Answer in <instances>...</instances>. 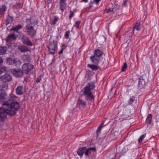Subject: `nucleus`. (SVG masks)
I'll return each mask as SVG.
<instances>
[{"instance_id": "c9c22d12", "label": "nucleus", "mask_w": 159, "mask_h": 159, "mask_svg": "<svg viewBox=\"0 0 159 159\" xmlns=\"http://www.w3.org/2000/svg\"><path fill=\"white\" fill-rule=\"evenodd\" d=\"M16 94L19 95H22L23 93V90H16Z\"/></svg>"}, {"instance_id": "f03ea898", "label": "nucleus", "mask_w": 159, "mask_h": 159, "mask_svg": "<svg viewBox=\"0 0 159 159\" xmlns=\"http://www.w3.org/2000/svg\"><path fill=\"white\" fill-rule=\"evenodd\" d=\"M25 22L27 23L25 26L27 32L29 36L31 37H34L36 34V30L34 29V27L32 25H35L38 23V21L33 17H30L26 18Z\"/></svg>"}, {"instance_id": "c756f323", "label": "nucleus", "mask_w": 159, "mask_h": 159, "mask_svg": "<svg viewBox=\"0 0 159 159\" xmlns=\"http://www.w3.org/2000/svg\"><path fill=\"white\" fill-rule=\"evenodd\" d=\"M16 98L17 97L15 95L12 94H10L9 100L11 101L15 100L16 99Z\"/></svg>"}, {"instance_id": "aec40b11", "label": "nucleus", "mask_w": 159, "mask_h": 159, "mask_svg": "<svg viewBox=\"0 0 159 159\" xmlns=\"http://www.w3.org/2000/svg\"><path fill=\"white\" fill-rule=\"evenodd\" d=\"M15 59H13L10 57L7 59L6 60V63L8 65L14 64L15 63Z\"/></svg>"}, {"instance_id": "a18cd8bd", "label": "nucleus", "mask_w": 159, "mask_h": 159, "mask_svg": "<svg viewBox=\"0 0 159 159\" xmlns=\"http://www.w3.org/2000/svg\"><path fill=\"white\" fill-rule=\"evenodd\" d=\"M100 1L101 0H93V2H95L97 4H98Z\"/></svg>"}, {"instance_id": "a19ab883", "label": "nucleus", "mask_w": 159, "mask_h": 159, "mask_svg": "<svg viewBox=\"0 0 159 159\" xmlns=\"http://www.w3.org/2000/svg\"><path fill=\"white\" fill-rule=\"evenodd\" d=\"M5 98L4 95L2 94H1L0 95V99H4Z\"/></svg>"}, {"instance_id": "2f4dec72", "label": "nucleus", "mask_w": 159, "mask_h": 159, "mask_svg": "<svg viewBox=\"0 0 159 159\" xmlns=\"http://www.w3.org/2000/svg\"><path fill=\"white\" fill-rule=\"evenodd\" d=\"M103 123H102L100 126H99L97 130L96 133L98 135L100 133V132L101 130V128L102 127H103Z\"/></svg>"}, {"instance_id": "79ce46f5", "label": "nucleus", "mask_w": 159, "mask_h": 159, "mask_svg": "<svg viewBox=\"0 0 159 159\" xmlns=\"http://www.w3.org/2000/svg\"><path fill=\"white\" fill-rule=\"evenodd\" d=\"M80 21H76L75 22V25L77 27H78L79 26V25L80 24Z\"/></svg>"}, {"instance_id": "8fccbe9b", "label": "nucleus", "mask_w": 159, "mask_h": 159, "mask_svg": "<svg viewBox=\"0 0 159 159\" xmlns=\"http://www.w3.org/2000/svg\"><path fill=\"white\" fill-rule=\"evenodd\" d=\"M73 12L70 11V18L73 17Z\"/></svg>"}, {"instance_id": "c03bdc74", "label": "nucleus", "mask_w": 159, "mask_h": 159, "mask_svg": "<svg viewBox=\"0 0 159 159\" xmlns=\"http://www.w3.org/2000/svg\"><path fill=\"white\" fill-rule=\"evenodd\" d=\"M2 71H3V72L6 70V67L5 66H2L1 68H0Z\"/></svg>"}, {"instance_id": "7c9ffc66", "label": "nucleus", "mask_w": 159, "mask_h": 159, "mask_svg": "<svg viewBox=\"0 0 159 159\" xmlns=\"http://www.w3.org/2000/svg\"><path fill=\"white\" fill-rule=\"evenodd\" d=\"M15 62L14 64L17 66H19L21 65V62L19 60L15 59Z\"/></svg>"}, {"instance_id": "72a5a7b5", "label": "nucleus", "mask_w": 159, "mask_h": 159, "mask_svg": "<svg viewBox=\"0 0 159 159\" xmlns=\"http://www.w3.org/2000/svg\"><path fill=\"white\" fill-rule=\"evenodd\" d=\"M127 67V64L126 62H125L122 67L121 69V71H124L125 70Z\"/></svg>"}, {"instance_id": "b1692460", "label": "nucleus", "mask_w": 159, "mask_h": 159, "mask_svg": "<svg viewBox=\"0 0 159 159\" xmlns=\"http://www.w3.org/2000/svg\"><path fill=\"white\" fill-rule=\"evenodd\" d=\"M22 28V26L20 24H19L16 25L15 27H13L11 29V30L17 31L18 30L21 29Z\"/></svg>"}, {"instance_id": "5fc2aeb1", "label": "nucleus", "mask_w": 159, "mask_h": 159, "mask_svg": "<svg viewBox=\"0 0 159 159\" xmlns=\"http://www.w3.org/2000/svg\"><path fill=\"white\" fill-rule=\"evenodd\" d=\"M2 72L3 71H2L1 69L0 68V74H1Z\"/></svg>"}, {"instance_id": "ea45409f", "label": "nucleus", "mask_w": 159, "mask_h": 159, "mask_svg": "<svg viewBox=\"0 0 159 159\" xmlns=\"http://www.w3.org/2000/svg\"><path fill=\"white\" fill-rule=\"evenodd\" d=\"M128 0H124L122 4L123 7H125L126 6V4L127 3Z\"/></svg>"}, {"instance_id": "39448f33", "label": "nucleus", "mask_w": 159, "mask_h": 159, "mask_svg": "<svg viewBox=\"0 0 159 159\" xmlns=\"http://www.w3.org/2000/svg\"><path fill=\"white\" fill-rule=\"evenodd\" d=\"M148 82V79L145 75H143L139 79L138 87L139 89H143L145 88Z\"/></svg>"}, {"instance_id": "bb28decb", "label": "nucleus", "mask_w": 159, "mask_h": 159, "mask_svg": "<svg viewBox=\"0 0 159 159\" xmlns=\"http://www.w3.org/2000/svg\"><path fill=\"white\" fill-rule=\"evenodd\" d=\"M152 118V116L151 114H149L146 119V122L148 123H151V121Z\"/></svg>"}, {"instance_id": "58836bf2", "label": "nucleus", "mask_w": 159, "mask_h": 159, "mask_svg": "<svg viewBox=\"0 0 159 159\" xmlns=\"http://www.w3.org/2000/svg\"><path fill=\"white\" fill-rule=\"evenodd\" d=\"M134 98H130L129 101V104L131 105L132 104V103L134 101Z\"/></svg>"}, {"instance_id": "603ef678", "label": "nucleus", "mask_w": 159, "mask_h": 159, "mask_svg": "<svg viewBox=\"0 0 159 159\" xmlns=\"http://www.w3.org/2000/svg\"><path fill=\"white\" fill-rule=\"evenodd\" d=\"M3 62V60L1 57H0V64Z\"/></svg>"}, {"instance_id": "cd10ccee", "label": "nucleus", "mask_w": 159, "mask_h": 159, "mask_svg": "<svg viewBox=\"0 0 159 159\" xmlns=\"http://www.w3.org/2000/svg\"><path fill=\"white\" fill-rule=\"evenodd\" d=\"M114 4V7L113 8L115 11H116L119 9L120 7L119 5L116 1H115Z\"/></svg>"}, {"instance_id": "5701e85b", "label": "nucleus", "mask_w": 159, "mask_h": 159, "mask_svg": "<svg viewBox=\"0 0 159 159\" xmlns=\"http://www.w3.org/2000/svg\"><path fill=\"white\" fill-rule=\"evenodd\" d=\"M7 48L5 47H0V55L4 54L7 51Z\"/></svg>"}, {"instance_id": "e433bc0d", "label": "nucleus", "mask_w": 159, "mask_h": 159, "mask_svg": "<svg viewBox=\"0 0 159 159\" xmlns=\"http://www.w3.org/2000/svg\"><path fill=\"white\" fill-rule=\"evenodd\" d=\"M145 135H143L141 136L140 138H139V143H140L144 139V138H145Z\"/></svg>"}, {"instance_id": "9d476101", "label": "nucleus", "mask_w": 159, "mask_h": 159, "mask_svg": "<svg viewBox=\"0 0 159 159\" xmlns=\"http://www.w3.org/2000/svg\"><path fill=\"white\" fill-rule=\"evenodd\" d=\"M95 88V83L93 82L88 83L83 89H93Z\"/></svg>"}, {"instance_id": "0eeeda50", "label": "nucleus", "mask_w": 159, "mask_h": 159, "mask_svg": "<svg viewBox=\"0 0 159 159\" xmlns=\"http://www.w3.org/2000/svg\"><path fill=\"white\" fill-rule=\"evenodd\" d=\"M11 71L14 76L17 77H21L23 75V72L20 69H13Z\"/></svg>"}, {"instance_id": "7ed1b4c3", "label": "nucleus", "mask_w": 159, "mask_h": 159, "mask_svg": "<svg viewBox=\"0 0 159 159\" xmlns=\"http://www.w3.org/2000/svg\"><path fill=\"white\" fill-rule=\"evenodd\" d=\"M1 79L2 82H0V89H7L8 88V84L6 82L11 80V76L9 74H5L1 77Z\"/></svg>"}, {"instance_id": "4468645a", "label": "nucleus", "mask_w": 159, "mask_h": 159, "mask_svg": "<svg viewBox=\"0 0 159 159\" xmlns=\"http://www.w3.org/2000/svg\"><path fill=\"white\" fill-rule=\"evenodd\" d=\"M66 1L65 0H60V8L62 11H63L66 7Z\"/></svg>"}, {"instance_id": "473e14b6", "label": "nucleus", "mask_w": 159, "mask_h": 159, "mask_svg": "<svg viewBox=\"0 0 159 159\" xmlns=\"http://www.w3.org/2000/svg\"><path fill=\"white\" fill-rule=\"evenodd\" d=\"M58 19V18L57 17L55 16L54 20L51 21V24L53 25L55 24Z\"/></svg>"}, {"instance_id": "a878e982", "label": "nucleus", "mask_w": 159, "mask_h": 159, "mask_svg": "<svg viewBox=\"0 0 159 159\" xmlns=\"http://www.w3.org/2000/svg\"><path fill=\"white\" fill-rule=\"evenodd\" d=\"M22 7V5L18 2L13 6V8L14 9H18L21 8Z\"/></svg>"}, {"instance_id": "2eb2a0df", "label": "nucleus", "mask_w": 159, "mask_h": 159, "mask_svg": "<svg viewBox=\"0 0 159 159\" xmlns=\"http://www.w3.org/2000/svg\"><path fill=\"white\" fill-rule=\"evenodd\" d=\"M23 60L25 63H29L31 61L30 56L28 55H24L23 57Z\"/></svg>"}, {"instance_id": "49530a36", "label": "nucleus", "mask_w": 159, "mask_h": 159, "mask_svg": "<svg viewBox=\"0 0 159 159\" xmlns=\"http://www.w3.org/2000/svg\"><path fill=\"white\" fill-rule=\"evenodd\" d=\"M41 80V77L40 76L36 80V82L37 83H38L40 82Z\"/></svg>"}, {"instance_id": "864d4df0", "label": "nucleus", "mask_w": 159, "mask_h": 159, "mask_svg": "<svg viewBox=\"0 0 159 159\" xmlns=\"http://www.w3.org/2000/svg\"><path fill=\"white\" fill-rule=\"evenodd\" d=\"M81 2L86 3L88 2V0H82Z\"/></svg>"}, {"instance_id": "37998d69", "label": "nucleus", "mask_w": 159, "mask_h": 159, "mask_svg": "<svg viewBox=\"0 0 159 159\" xmlns=\"http://www.w3.org/2000/svg\"><path fill=\"white\" fill-rule=\"evenodd\" d=\"M24 89V87L23 86H19L16 89Z\"/></svg>"}, {"instance_id": "1a4fd4ad", "label": "nucleus", "mask_w": 159, "mask_h": 159, "mask_svg": "<svg viewBox=\"0 0 159 159\" xmlns=\"http://www.w3.org/2000/svg\"><path fill=\"white\" fill-rule=\"evenodd\" d=\"M83 93L84 94L82 95L85 96L89 99L92 100L94 98V96L91 92L90 90H84Z\"/></svg>"}, {"instance_id": "ddd939ff", "label": "nucleus", "mask_w": 159, "mask_h": 159, "mask_svg": "<svg viewBox=\"0 0 159 159\" xmlns=\"http://www.w3.org/2000/svg\"><path fill=\"white\" fill-rule=\"evenodd\" d=\"M103 54L102 52L98 49H95L94 51L93 55L100 58Z\"/></svg>"}, {"instance_id": "f8f14e48", "label": "nucleus", "mask_w": 159, "mask_h": 159, "mask_svg": "<svg viewBox=\"0 0 159 159\" xmlns=\"http://www.w3.org/2000/svg\"><path fill=\"white\" fill-rule=\"evenodd\" d=\"M90 59L92 62L94 64H97L99 60V58L96 57L94 55L91 56L90 57Z\"/></svg>"}, {"instance_id": "6e6552de", "label": "nucleus", "mask_w": 159, "mask_h": 159, "mask_svg": "<svg viewBox=\"0 0 159 159\" xmlns=\"http://www.w3.org/2000/svg\"><path fill=\"white\" fill-rule=\"evenodd\" d=\"M22 43L28 46H32L33 44L28 37L25 35H23L21 38Z\"/></svg>"}, {"instance_id": "4be33fe9", "label": "nucleus", "mask_w": 159, "mask_h": 159, "mask_svg": "<svg viewBox=\"0 0 159 159\" xmlns=\"http://www.w3.org/2000/svg\"><path fill=\"white\" fill-rule=\"evenodd\" d=\"M141 26L140 23L137 22L134 25L133 28L134 30L136 29L137 31H139L141 29Z\"/></svg>"}, {"instance_id": "f3484780", "label": "nucleus", "mask_w": 159, "mask_h": 159, "mask_svg": "<svg viewBox=\"0 0 159 159\" xmlns=\"http://www.w3.org/2000/svg\"><path fill=\"white\" fill-rule=\"evenodd\" d=\"M7 8L6 6L4 5L0 6V15H2L4 14Z\"/></svg>"}, {"instance_id": "9b49d317", "label": "nucleus", "mask_w": 159, "mask_h": 159, "mask_svg": "<svg viewBox=\"0 0 159 159\" xmlns=\"http://www.w3.org/2000/svg\"><path fill=\"white\" fill-rule=\"evenodd\" d=\"M86 148L85 147H81L79 148L77 150V152L78 155L80 157H82L85 151Z\"/></svg>"}, {"instance_id": "de8ad7c7", "label": "nucleus", "mask_w": 159, "mask_h": 159, "mask_svg": "<svg viewBox=\"0 0 159 159\" xmlns=\"http://www.w3.org/2000/svg\"><path fill=\"white\" fill-rule=\"evenodd\" d=\"M52 0H47L46 1V3L47 4H49L51 3Z\"/></svg>"}, {"instance_id": "dca6fc26", "label": "nucleus", "mask_w": 159, "mask_h": 159, "mask_svg": "<svg viewBox=\"0 0 159 159\" xmlns=\"http://www.w3.org/2000/svg\"><path fill=\"white\" fill-rule=\"evenodd\" d=\"M95 150V148H86L85 151V154L86 156H88L89 154L91 153L92 151H94Z\"/></svg>"}, {"instance_id": "4c0bfd02", "label": "nucleus", "mask_w": 159, "mask_h": 159, "mask_svg": "<svg viewBox=\"0 0 159 159\" xmlns=\"http://www.w3.org/2000/svg\"><path fill=\"white\" fill-rule=\"evenodd\" d=\"M69 33H70V32H69V31H68L66 33L65 35V37L66 39H67L69 38Z\"/></svg>"}, {"instance_id": "c85d7f7f", "label": "nucleus", "mask_w": 159, "mask_h": 159, "mask_svg": "<svg viewBox=\"0 0 159 159\" xmlns=\"http://www.w3.org/2000/svg\"><path fill=\"white\" fill-rule=\"evenodd\" d=\"M77 103L80 106H84L85 105L86 102L83 100L79 99L77 102Z\"/></svg>"}, {"instance_id": "20e7f679", "label": "nucleus", "mask_w": 159, "mask_h": 159, "mask_svg": "<svg viewBox=\"0 0 159 159\" xmlns=\"http://www.w3.org/2000/svg\"><path fill=\"white\" fill-rule=\"evenodd\" d=\"M48 51L51 54L55 53L56 49L57 48V41L54 40L50 39L49 41V45L48 46Z\"/></svg>"}, {"instance_id": "f704fd0d", "label": "nucleus", "mask_w": 159, "mask_h": 159, "mask_svg": "<svg viewBox=\"0 0 159 159\" xmlns=\"http://www.w3.org/2000/svg\"><path fill=\"white\" fill-rule=\"evenodd\" d=\"M105 11V12L107 13H109L111 11H112L114 12L115 11L113 9V8L106 9Z\"/></svg>"}, {"instance_id": "6ab92c4d", "label": "nucleus", "mask_w": 159, "mask_h": 159, "mask_svg": "<svg viewBox=\"0 0 159 159\" xmlns=\"http://www.w3.org/2000/svg\"><path fill=\"white\" fill-rule=\"evenodd\" d=\"M87 66L91 68L93 70H97L98 69V66L95 65L89 64Z\"/></svg>"}, {"instance_id": "423d86ee", "label": "nucleus", "mask_w": 159, "mask_h": 159, "mask_svg": "<svg viewBox=\"0 0 159 159\" xmlns=\"http://www.w3.org/2000/svg\"><path fill=\"white\" fill-rule=\"evenodd\" d=\"M33 65L29 63H25L23 64L22 67V69L25 73L28 74L30 71L33 68Z\"/></svg>"}, {"instance_id": "3c124183", "label": "nucleus", "mask_w": 159, "mask_h": 159, "mask_svg": "<svg viewBox=\"0 0 159 159\" xmlns=\"http://www.w3.org/2000/svg\"><path fill=\"white\" fill-rule=\"evenodd\" d=\"M63 51V49L62 48L60 50V51L59 52V54L62 53V52Z\"/></svg>"}, {"instance_id": "412c9836", "label": "nucleus", "mask_w": 159, "mask_h": 159, "mask_svg": "<svg viewBox=\"0 0 159 159\" xmlns=\"http://www.w3.org/2000/svg\"><path fill=\"white\" fill-rule=\"evenodd\" d=\"M15 35L14 34H10L8 35L6 38V41L7 42H10L11 40L15 39Z\"/></svg>"}, {"instance_id": "f257e3e1", "label": "nucleus", "mask_w": 159, "mask_h": 159, "mask_svg": "<svg viewBox=\"0 0 159 159\" xmlns=\"http://www.w3.org/2000/svg\"><path fill=\"white\" fill-rule=\"evenodd\" d=\"M19 108V105L18 102L9 101L3 102L2 107H0V121H3L6 118L7 115L14 116L16 113V111Z\"/></svg>"}, {"instance_id": "09e8293b", "label": "nucleus", "mask_w": 159, "mask_h": 159, "mask_svg": "<svg viewBox=\"0 0 159 159\" xmlns=\"http://www.w3.org/2000/svg\"><path fill=\"white\" fill-rule=\"evenodd\" d=\"M93 3V2H90V3L89 7H88V8L89 9H90L92 7H93V6L92 5V4Z\"/></svg>"}, {"instance_id": "a211bd4d", "label": "nucleus", "mask_w": 159, "mask_h": 159, "mask_svg": "<svg viewBox=\"0 0 159 159\" xmlns=\"http://www.w3.org/2000/svg\"><path fill=\"white\" fill-rule=\"evenodd\" d=\"M19 49L21 52H24L29 51L28 48L26 46H23L19 48Z\"/></svg>"}, {"instance_id": "393cba45", "label": "nucleus", "mask_w": 159, "mask_h": 159, "mask_svg": "<svg viewBox=\"0 0 159 159\" xmlns=\"http://www.w3.org/2000/svg\"><path fill=\"white\" fill-rule=\"evenodd\" d=\"M13 20V18L10 16H7V18L6 20V24L7 25L9 23H10L12 22Z\"/></svg>"}]
</instances>
